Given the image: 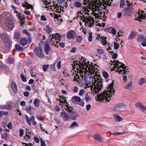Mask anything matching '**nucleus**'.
<instances>
[{"label":"nucleus","instance_id":"nucleus-1","mask_svg":"<svg viewBox=\"0 0 146 146\" xmlns=\"http://www.w3.org/2000/svg\"><path fill=\"white\" fill-rule=\"evenodd\" d=\"M86 60V59L82 57L79 61H74L72 65L74 68H79L81 76L83 75V74L86 75L91 74L92 76L94 77L95 81L92 85L91 90L93 94H98L103 86L102 79L100 76L98 75V66L92 63L90 64L89 62L87 63L85 62Z\"/></svg>","mask_w":146,"mask_h":146},{"label":"nucleus","instance_id":"nucleus-2","mask_svg":"<svg viewBox=\"0 0 146 146\" xmlns=\"http://www.w3.org/2000/svg\"><path fill=\"white\" fill-rule=\"evenodd\" d=\"M82 11H80L77 13L78 17L81 18L83 20V21L85 22V25L92 27L94 25V20L93 18L91 17L89 15L88 12L89 10L88 9H86V7H82Z\"/></svg>","mask_w":146,"mask_h":146},{"label":"nucleus","instance_id":"nucleus-3","mask_svg":"<svg viewBox=\"0 0 146 146\" xmlns=\"http://www.w3.org/2000/svg\"><path fill=\"white\" fill-rule=\"evenodd\" d=\"M113 81L109 85L107 89L100 94L97 95V99L98 101H102L105 102L108 101L109 102L110 98L113 95L114 92L113 88Z\"/></svg>","mask_w":146,"mask_h":146},{"label":"nucleus","instance_id":"nucleus-4","mask_svg":"<svg viewBox=\"0 0 146 146\" xmlns=\"http://www.w3.org/2000/svg\"><path fill=\"white\" fill-rule=\"evenodd\" d=\"M111 62L112 64L114 65V67H115V68H117L119 64H121L119 66V67L116 69V71L119 72L120 73H122V74H125L126 73V72H127L126 70L124 69L122 70L119 69L120 68H121L123 69H126L127 66H125V64L122 63L121 62H120L118 60H114L113 61L111 60Z\"/></svg>","mask_w":146,"mask_h":146},{"label":"nucleus","instance_id":"nucleus-5","mask_svg":"<svg viewBox=\"0 0 146 146\" xmlns=\"http://www.w3.org/2000/svg\"><path fill=\"white\" fill-rule=\"evenodd\" d=\"M72 102L74 104H78L82 107L84 106V102L82 100H81L80 97L77 96H74L71 99Z\"/></svg>","mask_w":146,"mask_h":146},{"label":"nucleus","instance_id":"nucleus-6","mask_svg":"<svg viewBox=\"0 0 146 146\" xmlns=\"http://www.w3.org/2000/svg\"><path fill=\"white\" fill-rule=\"evenodd\" d=\"M34 53L39 58H42L44 57L45 56L43 52L42 49L41 47H36Z\"/></svg>","mask_w":146,"mask_h":146},{"label":"nucleus","instance_id":"nucleus-7","mask_svg":"<svg viewBox=\"0 0 146 146\" xmlns=\"http://www.w3.org/2000/svg\"><path fill=\"white\" fill-rule=\"evenodd\" d=\"M25 118L29 126L31 125V121H33V124L34 125H35L37 124V122L35 120V117L34 116H32L30 117H29L27 115H25Z\"/></svg>","mask_w":146,"mask_h":146},{"label":"nucleus","instance_id":"nucleus-8","mask_svg":"<svg viewBox=\"0 0 146 146\" xmlns=\"http://www.w3.org/2000/svg\"><path fill=\"white\" fill-rule=\"evenodd\" d=\"M1 39L5 42L7 47H9L10 45V40L7 35L5 34H3L1 36Z\"/></svg>","mask_w":146,"mask_h":146},{"label":"nucleus","instance_id":"nucleus-9","mask_svg":"<svg viewBox=\"0 0 146 146\" xmlns=\"http://www.w3.org/2000/svg\"><path fill=\"white\" fill-rule=\"evenodd\" d=\"M14 21L13 19H8L6 23V25L10 29H12L14 27Z\"/></svg>","mask_w":146,"mask_h":146},{"label":"nucleus","instance_id":"nucleus-10","mask_svg":"<svg viewBox=\"0 0 146 146\" xmlns=\"http://www.w3.org/2000/svg\"><path fill=\"white\" fill-rule=\"evenodd\" d=\"M14 103L12 102H10L7 103L5 105L1 106V108L2 109H6L8 110H10L13 108Z\"/></svg>","mask_w":146,"mask_h":146},{"label":"nucleus","instance_id":"nucleus-11","mask_svg":"<svg viewBox=\"0 0 146 146\" xmlns=\"http://www.w3.org/2000/svg\"><path fill=\"white\" fill-rule=\"evenodd\" d=\"M76 34V33L74 31L70 30L68 32L67 34V38L69 39H74Z\"/></svg>","mask_w":146,"mask_h":146},{"label":"nucleus","instance_id":"nucleus-12","mask_svg":"<svg viewBox=\"0 0 146 146\" xmlns=\"http://www.w3.org/2000/svg\"><path fill=\"white\" fill-rule=\"evenodd\" d=\"M64 36L63 35H60V34L56 33L53 34L52 37L50 38V41H53V40L54 39L55 40H60L61 37Z\"/></svg>","mask_w":146,"mask_h":146},{"label":"nucleus","instance_id":"nucleus-13","mask_svg":"<svg viewBox=\"0 0 146 146\" xmlns=\"http://www.w3.org/2000/svg\"><path fill=\"white\" fill-rule=\"evenodd\" d=\"M135 106L136 107H139L140 110L142 111H144L146 110V107L143 105L140 102H138L135 104Z\"/></svg>","mask_w":146,"mask_h":146},{"label":"nucleus","instance_id":"nucleus-14","mask_svg":"<svg viewBox=\"0 0 146 146\" xmlns=\"http://www.w3.org/2000/svg\"><path fill=\"white\" fill-rule=\"evenodd\" d=\"M59 100L60 103V105H61V104H62V105L65 106L66 107L67 106H68V104L66 102V100L65 99V98H64L62 96L60 97Z\"/></svg>","mask_w":146,"mask_h":146},{"label":"nucleus","instance_id":"nucleus-15","mask_svg":"<svg viewBox=\"0 0 146 146\" xmlns=\"http://www.w3.org/2000/svg\"><path fill=\"white\" fill-rule=\"evenodd\" d=\"M11 88L13 92L16 94L17 92V86L15 83L14 82H11Z\"/></svg>","mask_w":146,"mask_h":146},{"label":"nucleus","instance_id":"nucleus-16","mask_svg":"<svg viewBox=\"0 0 146 146\" xmlns=\"http://www.w3.org/2000/svg\"><path fill=\"white\" fill-rule=\"evenodd\" d=\"M94 139L96 141H97L100 142H103V139L102 137L98 134H96L94 137Z\"/></svg>","mask_w":146,"mask_h":146},{"label":"nucleus","instance_id":"nucleus-17","mask_svg":"<svg viewBox=\"0 0 146 146\" xmlns=\"http://www.w3.org/2000/svg\"><path fill=\"white\" fill-rule=\"evenodd\" d=\"M142 13H142L139 12L138 13L139 16L137 18V19L139 21H142L143 20H144L145 18V16Z\"/></svg>","mask_w":146,"mask_h":146},{"label":"nucleus","instance_id":"nucleus-18","mask_svg":"<svg viewBox=\"0 0 146 146\" xmlns=\"http://www.w3.org/2000/svg\"><path fill=\"white\" fill-rule=\"evenodd\" d=\"M61 117L65 120H68L70 119V117L65 112H62L61 113Z\"/></svg>","mask_w":146,"mask_h":146},{"label":"nucleus","instance_id":"nucleus-19","mask_svg":"<svg viewBox=\"0 0 146 146\" xmlns=\"http://www.w3.org/2000/svg\"><path fill=\"white\" fill-rule=\"evenodd\" d=\"M22 6L23 7H25L26 10L27 9H32L33 7V6L31 5L30 4L27 2H25L24 3H23Z\"/></svg>","mask_w":146,"mask_h":146},{"label":"nucleus","instance_id":"nucleus-20","mask_svg":"<svg viewBox=\"0 0 146 146\" xmlns=\"http://www.w3.org/2000/svg\"><path fill=\"white\" fill-rule=\"evenodd\" d=\"M50 45L48 42H47L45 43L44 51L46 55H48V52L49 51Z\"/></svg>","mask_w":146,"mask_h":146},{"label":"nucleus","instance_id":"nucleus-21","mask_svg":"<svg viewBox=\"0 0 146 146\" xmlns=\"http://www.w3.org/2000/svg\"><path fill=\"white\" fill-rule=\"evenodd\" d=\"M114 117L115 121L117 122L122 121L123 119L119 115H114Z\"/></svg>","mask_w":146,"mask_h":146},{"label":"nucleus","instance_id":"nucleus-22","mask_svg":"<svg viewBox=\"0 0 146 146\" xmlns=\"http://www.w3.org/2000/svg\"><path fill=\"white\" fill-rule=\"evenodd\" d=\"M136 33L135 32L133 31H131V33L128 38V39L130 40L132 39L136 36Z\"/></svg>","mask_w":146,"mask_h":146},{"label":"nucleus","instance_id":"nucleus-23","mask_svg":"<svg viewBox=\"0 0 146 146\" xmlns=\"http://www.w3.org/2000/svg\"><path fill=\"white\" fill-rule=\"evenodd\" d=\"M127 7H124V9H127V10L132 11L133 9V8L132 7V6L131 5L130 3H129V1H127Z\"/></svg>","mask_w":146,"mask_h":146},{"label":"nucleus","instance_id":"nucleus-24","mask_svg":"<svg viewBox=\"0 0 146 146\" xmlns=\"http://www.w3.org/2000/svg\"><path fill=\"white\" fill-rule=\"evenodd\" d=\"M133 85V83L132 81H131L126 84L124 86V88L126 89H129L131 88Z\"/></svg>","mask_w":146,"mask_h":146},{"label":"nucleus","instance_id":"nucleus-25","mask_svg":"<svg viewBox=\"0 0 146 146\" xmlns=\"http://www.w3.org/2000/svg\"><path fill=\"white\" fill-rule=\"evenodd\" d=\"M52 31V28L50 26L47 25L46 26L45 31L48 34H49Z\"/></svg>","mask_w":146,"mask_h":146},{"label":"nucleus","instance_id":"nucleus-26","mask_svg":"<svg viewBox=\"0 0 146 146\" xmlns=\"http://www.w3.org/2000/svg\"><path fill=\"white\" fill-rule=\"evenodd\" d=\"M137 40L138 41L145 42L146 40V38L142 35H139L138 36Z\"/></svg>","mask_w":146,"mask_h":146},{"label":"nucleus","instance_id":"nucleus-27","mask_svg":"<svg viewBox=\"0 0 146 146\" xmlns=\"http://www.w3.org/2000/svg\"><path fill=\"white\" fill-rule=\"evenodd\" d=\"M40 103V100L38 98H36L33 102V103L35 106L36 107H38L39 106V104Z\"/></svg>","mask_w":146,"mask_h":146},{"label":"nucleus","instance_id":"nucleus-28","mask_svg":"<svg viewBox=\"0 0 146 146\" xmlns=\"http://www.w3.org/2000/svg\"><path fill=\"white\" fill-rule=\"evenodd\" d=\"M27 40L25 38H22L20 40V43L22 46H25L27 44Z\"/></svg>","mask_w":146,"mask_h":146},{"label":"nucleus","instance_id":"nucleus-29","mask_svg":"<svg viewBox=\"0 0 146 146\" xmlns=\"http://www.w3.org/2000/svg\"><path fill=\"white\" fill-rule=\"evenodd\" d=\"M146 82L145 79L143 78H141L138 82L137 84L139 85H142Z\"/></svg>","mask_w":146,"mask_h":146},{"label":"nucleus","instance_id":"nucleus-30","mask_svg":"<svg viewBox=\"0 0 146 146\" xmlns=\"http://www.w3.org/2000/svg\"><path fill=\"white\" fill-rule=\"evenodd\" d=\"M21 37V34L19 33L16 32L15 33L14 37L15 39L16 40H19L20 38Z\"/></svg>","mask_w":146,"mask_h":146},{"label":"nucleus","instance_id":"nucleus-31","mask_svg":"<svg viewBox=\"0 0 146 146\" xmlns=\"http://www.w3.org/2000/svg\"><path fill=\"white\" fill-rule=\"evenodd\" d=\"M132 11L127 10V9H124L123 12L125 14V15L127 16H130L131 13Z\"/></svg>","mask_w":146,"mask_h":146},{"label":"nucleus","instance_id":"nucleus-32","mask_svg":"<svg viewBox=\"0 0 146 146\" xmlns=\"http://www.w3.org/2000/svg\"><path fill=\"white\" fill-rule=\"evenodd\" d=\"M17 13V15L18 17L20 19V20L21 21H22L23 20L24 18V15L22 16L21 13H19L17 11H16Z\"/></svg>","mask_w":146,"mask_h":146},{"label":"nucleus","instance_id":"nucleus-33","mask_svg":"<svg viewBox=\"0 0 146 146\" xmlns=\"http://www.w3.org/2000/svg\"><path fill=\"white\" fill-rule=\"evenodd\" d=\"M15 47L16 50L18 51H21L23 50V48L17 44H15Z\"/></svg>","mask_w":146,"mask_h":146},{"label":"nucleus","instance_id":"nucleus-34","mask_svg":"<svg viewBox=\"0 0 146 146\" xmlns=\"http://www.w3.org/2000/svg\"><path fill=\"white\" fill-rule=\"evenodd\" d=\"M78 124L76 122L74 121L73 122L71 125H70V127L71 128H74L75 127H78Z\"/></svg>","mask_w":146,"mask_h":146},{"label":"nucleus","instance_id":"nucleus-35","mask_svg":"<svg viewBox=\"0 0 146 146\" xmlns=\"http://www.w3.org/2000/svg\"><path fill=\"white\" fill-rule=\"evenodd\" d=\"M32 107L31 106H27L26 108V110L27 112L29 113L31 115L32 113Z\"/></svg>","mask_w":146,"mask_h":146},{"label":"nucleus","instance_id":"nucleus-36","mask_svg":"<svg viewBox=\"0 0 146 146\" xmlns=\"http://www.w3.org/2000/svg\"><path fill=\"white\" fill-rule=\"evenodd\" d=\"M53 6H54V11H56L57 12H59L60 11V7L58 6H55V5H54Z\"/></svg>","mask_w":146,"mask_h":146},{"label":"nucleus","instance_id":"nucleus-37","mask_svg":"<svg viewBox=\"0 0 146 146\" xmlns=\"http://www.w3.org/2000/svg\"><path fill=\"white\" fill-rule=\"evenodd\" d=\"M106 39L107 37L106 36H105V37L103 36L101 40L104 45H106L107 44V42L106 40Z\"/></svg>","mask_w":146,"mask_h":146},{"label":"nucleus","instance_id":"nucleus-38","mask_svg":"<svg viewBox=\"0 0 146 146\" xmlns=\"http://www.w3.org/2000/svg\"><path fill=\"white\" fill-rule=\"evenodd\" d=\"M83 39V38L82 36H77L76 38V41L79 43L81 42Z\"/></svg>","mask_w":146,"mask_h":146},{"label":"nucleus","instance_id":"nucleus-39","mask_svg":"<svg viewBox=\"0 0 146 146\" xmlns=\"http://www.w3.org/2000/svg\"><path fill=\"white\" fill-rule=\"evenodd\" d=\"M119 44L117 42H115L114 43V48L115 50L118 49L119 47Z\"/></svg>","mask_w":146,"mask_h":146},{"label":"nucleus","instance_id":"nucleus-40","mask_svg":"<svg viewBox=\"0 0 146 146\" xmlns=\"http://www.w3.org/2000/svg\"><path fill=\"white\" fill-rule=\"evenodd\" d=\"M74 6L77 8H80L81 7L82 5L81 3L79 2H75L74 3Z\"/></svg>","mask_w":146,"mask_h":146},{"label":"nucleus","instance_id":"nucleus-41","mask_svg":"<svg viewBox=\"0 0 146 146\" xmlns=\"http://www.w3.org/2000/svg\"><path fill=\"white\" fill-rule=\"evenodd\" d=\"M121 108V106L119 105H118L113 108V109L116 111H119L120 110Z\"/></svg>","mask_w":146,"mask_h":146},{"label":"nucleus","instance_id":"nucleus-42","mask_svg":"<svg viewBox=\"0 0 146 146\" xmlns=\"http://www.w3.org/2000/svg\"><path fill=\"white\" fill-rule=\"evenodd\" d=\"M103 75L104 77L106 79H107L108 77V74L105 71H104L103 72Z\"/></svg>","mask_w":146,"mask_h":146},{"label":"nucleus","instance_id":"nucleus-43","mask_svg":"<svg viewBox=\"0 0 146 146\" xmlns=\"http://www.w3.org/2000/svg\"><path fill=\"white\" fill-rule=\"evenodd\" d=\"M125 4V1L124 0H121L120 5V7L121 8H123Z\"/></svg>","mask_w":146,"mask_h":146},{"label":"nucleus","instance_id":"nucleus-44","mask_svg":"<svg viewBox=\"0 0 146 146\" xmlns=\"http://www.w3.org/2000/svg\"><path fill=\"white\" fill-rule=\"evenodd\" d=\"M122 80L124 84L126 83L127 82V77L125 75H123V76Z\"/></svg>","mask_w":146,"mask_h":146},{"label":"nucleus","instance_id":"nucleus-45","mask_svg":"<svg viewBox=\"0 0 146 146\" xmlns=\"http://www.w3.org/2000/svg\"><path fill=\"white\" fill-rule=\"evenodd\" d=\"M69 112H70L72 110V108L68 105L67 107L65 108Z\"/></svg>","mask_w":146,"mask_h":146},{"label":"nucleus","instance_id":"nucleus-46","mask_svg":"<svg viewBox=\"0 0 146 146\" xmlns=\"http://www.w3.org/2000/svg\"><path fill=\"white\" fill-rule=\"evenodd\" d=\"M8 62L10 64H12L14 62V60L12 58H9L8 59Z\"/></svg>","mask_w":146,"mask_h":146},{"label":"nucleus","instance_id":"nucleus-47","mask_svg":"<svg viewBox=\"0 0 146 146\" xmlns=\"http://www.w3.org/2000/svg\"><path fill=\"white\" fill-rule=\"evenodd\" d=\"M19 131L20 133V137H22L24 135V131L22 129H20L19 130Z\"/></svg>","mask_w":146,"mask_h":146},{"label":"nucleus","instance_id":"nucleus-48","mask_svg":"<svg viewBox=\"0 0 146 146\" xmlns=\"http://www.w3.org/2000/svg\"><path fill=\"white\" fill-rule=\"evenodd\" d=\"M48 65H44L42 66V68L44 71H46L47 70V68L48 67Z\"/></svg>","mask_w":146,"mask_h":146},{"label":"nucleus","instance_id":"nucleus-49","mask_svg":"<svg viewBox=\"0 0 146 146\" xmlns=\"http://www.w3.org/2000/svg\"><path fill=\"white\" fill-rule=\"evenodd\" d=\"M21 78L22 79V80L24 82H26L27 81V80L26 79V77L24 76V75L21 74Z\"/></svg>","mask_w":146,"mask_h":146},{"label":"nucleus","instance_id":"nucleus-50","mask_svg":"<svg viewBox=\"0 0 146 146\" xmlns=\"http://www.w3.org/2000/svg\"><path fill=\"white\" fill-rule=\"evenodd\" d=\"M92 32L90 33L88 37V40L90 41H92Z\"/></svg>","mask_w":146,"mask_h":146},{"label":"nucleus","instance_id":"nucleus-51","mask_svg":"<svg viewBox=\"0 0 146 146\" xmlns=\"http://www.w3.org/2000/svg\"><path fill=\"white\" fill-rule=\"evenodd\" d=\"M98 52L100 54H103L104 53V51L103 50L101 49H97Z\"/></svg>","mask_w":146,"mask_h":146},{"label":"nucleus","instance_id":"nucleus-52","mask_svg":"<svg viewBox=\"0 0 146 146\" xmlns=\"http://www.w3.org/2000/svg\"><path fill=\"white\" fill-rule=\"evenodd\" d=\"M124 133L115 132L112 133V134L113 135H122Z\"/></svg>","mask_w":146,"mask_h":146},{"label":"nucleus","instance_id":"nucleus-53","mask_svg":"<svg viewBox=\"0 0 146 146\" xmlns=\"http://www.w3.org/2000/svg\"><path fill=\"white\" fill-rule=\"evenodd\" d=\"M111 33L113 35H115L116 34V31L114 28H112L111 30Z\"/></svg>","mask_w":146,"mask_h":146},{"label":"nucleus","instance_id":"nucleus-54","mask_svg":"<svg viewBox=\"0 0 146 146\" xmlns=\"http://www.w3.org/2000/svg\"><path fill=\"white\" fill-rule=\"evenodd\" d=\"M85 93V90H81L80 91L79 95L80 96H82Z\"/></svg>","mask_w":146,"mask_h":146},{"label":"nucleus","instance_id":"nucleus-55","mask_svg":"<svg viewBox=\"0 0 146 146\" xmlns=\"http://www.w3.org/2000/svg\"><path fill=\"white\" fill-rule=\"evenodd\" d=\"M40 19L41 21H45L46 20V19L45 16L43 15H42L40 17Z\"/></svg>","mask_w":146,"mask_h":146},{"label":"nucleus","instance_id":"nucleus-56","mask_svg":"<svg viewBox=\"0 0 146 146\" xmlns=\"http://www.w3.org/2000/svg\"><path fill=\"white\" fill-rule=\"evenodd\" d=\"M40 143L41 146H46V144L42 139H40Z\"/></svg>","mask_w":146,"mask_h":146},{"label":"nucleus","instance_id":"nucleus-57","mask_svg":"<svg viewBox=\"0 0 146 146\" xmlns=\"http://www.w3.org/2000/svg\"><path fill=\"white\" fill-rule=\"evenodd\" d=\"M2 138H4L5 140L7 139L8 138V137L7 135L6 134H3L2 135Z\"/></svg>","mask_w":146,"mask_h":146},{"label":"nucleus","instance_id":"nucleus-58","mask_svg":"<svg viewBox=\"0 0 146 146\" xmlns=\"http://www.w3.org/2000/svg\"><path fill=\"white\" fill-rule=\"evenodd\" d=\"M85 99L86 100V101L87 102H88L90 99V97L88 95V94H87L86 96Z\"/></svg>","mask_w":146,"mask_h":146},{"label":"nucleus","instance_id":"nucleus-59","mask_svg":"<svg viewBox=\"0 0 146 146\" xmlns=\"http://www.w3.org/2000/svg\"><path fill=\"white\" fill-rule=\"evenodd\" d=\"M7 127L9 129H11L12 128V123L11 122H9L7 125Z\"/></svg>","mask_w":146,"mask_h":146},{"label":"nucleus","instance_id":"nucleus-60","mask_svg":"<svg viewBox=\"0 0 146 146\" xmlns=\"http://www.w3.org/2000/svg\"><path fill=\"white\" fill-rule=\"evenodd\" d=\"M61 62L59 61L57 64V68L58 69H60L61 68Z\"/></svg>","mask_w":146,"mask_h":146},{"label":"nucleus","instance_id":"nucleus-61","mask_svg":"<svg viewBox=\"0 0 146 146\" xmlns=\"http://www.w3.org/2000/svg\"><path fill=\"white\" fill-rule=\"evenodd\" d=\"M34 140L35 142L37 143H39L40 141L39 139L36 137H34Z\"/></svg>","mask_w":146,"mask_h":146},{"label":"nucleus","instance_id":"nucleus-62","mask_svg":"<svg viewBox=\"0 0 146 146\" xmlns=\"http://www.w3.org/2000/svg\"><path fill=\"white\" fill-rule=\"evenodd\" d=\"M91 108V106L90 104H88L86 106V109L87 111H89Z\"/></svg>","mask_w":146,"mask_h":146},{"label":"nucleus","instance_id":"nucleus-63","mask_svg":"<svg viewBox=\"0 0 146 146\" xmlns=\"http://www.w3.org/2000/svg\"><path fill=\"white\" fill-rule=\"evenodd\" d=\"M36 118L39 120L42 121L43 119L39 115H37L36 116Z\"/></svg>","mask_w":146,"mask_h":146},{"label":"nucleus","instance_id":"nucleus-64","mask_svg":"<svg viewBox=\"0 0 146 146\" xmlns=\"http://www.w3.org/2000/svg\"><path fill=\"white\" fill-rule=\"evenodd\" d=\"M25 102L24 101H23L21 102L20 105L21 106H24L26 105Z\"/></svg>","mask_w":146,"mask_h":146}]
</instances>
